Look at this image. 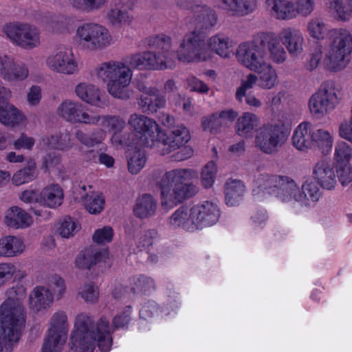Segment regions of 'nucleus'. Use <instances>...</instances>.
<instances>
[{
  "label": "nucleus",
  "instance_id": "2eb2a0df",
  "mask_svg": "<svg viewBox=\"0 0 352 352\" xmlns=\"http://www.w3.org/2000/svg\"><path fill=\"white\" fill-rule=\"evenodd\" d=\"M93 123L90 125L100 124V129H103L112 133L111 142L112 144L118 146H130L132 142L127 138L128 133L122 134L123 129L125 128V121L118 116L100 115L94 113L92 116Z\"/></svg>",
  "mask_w": 352,
  "mask_h": 352
},
{
  "label": "nucleus",
  "instance_id": "9b49d317",
  "mask_svg": "<svg viewBox=\"0 0 352 352\" xmlns=\"http://www.w3.org/2000/svg\"><path fill=\"white\" fill-rule=\"evenodd\" d=\"M339 102L335 86L330 82H324L309 98L308 108L314 118L320 120L334 110Z\"/></svg>",
  "mask_w": 352,
  "mask_h": 352
},
{
  "label": "nucleus",
  "instance_id": "aec40b11",
  "mask_svg": "<svg viewBox=\"0 0 352 352\" xmlns=\"http://www.w3.org/2000/svg\"><path fill=\"white\" fill-rule=\"evenodd\" d=\"M74 91L80 100L89 105L102 109L109 104L105 94L94 84L81 82L76 86Z\"/></svg>",
  "mask_w": 352,
  "mask_h": 352
},
{
  "label": "nucleus",
  "instance_id": "393cba45",
  "mask_svg": "<svg viewBox=\"0 0 352 352\" xmlns=\"http://www.w3.org/2000/svg\"><path fill=\"white\" fill-rule=\"evenodd\" d=\"M234 43L227 36L222 34H217L209 37L206 43V47L211 52V58L215 53L223 58H228L233 53Z\"/></svg>",
  "mask_w": 352,
  "mask_h": 352
},
{
  "label": "nucleus",
  "instance_id": "cd10ccee",
  "mask_svg": "<svg viewBox=\"0 0 352 352\" xmlns=\"http://www.w3.org/2000/svg\"><path fill=\"white\" fill-rule=\"evenodd\" d=\"M313 131V126L309 122L300 123L293 131L292 145L300 151H308L311 148Z\"/></svg>",
  "mask_w": 352,
  "mask_h": 352
},
{
  "label": "nucleus",
  "instance_id": "412c9836",
  "mask_svg": "<svg viewBox=\"0 0 352 352\" xmlns=\"http://www.w3.org/2000/svg\"><path fill=\"white\" fill-rule=\"evenodd\" d=\"M312 178L324 190H334L338 185L335 168L327 160H320L314 166Z\"/></svg>",
  "mask_w": 352,
  "mask_h": 352
},
{
  "label": "nucleus",
  "instance_id": "3c124183",
  "mask_svg": "<svg viewBox=\"0 0 352 352\" xmlns=\"http://www.w3.org/2000/svg\"><path fill=\"white\" fill-rule=\"evenodd\" d=\"M146 157L144 151L134 150L129 152L127 157L129 171L133 174H138L144 166Z\"/></svg>",
  "mask_w": 352,
  "mask_h": 352
},
{
  "label": "nucleus",
  "instance_id": "423d86ee",
  "mask_svg": "<svg viewBox=\"0 0 352 352\" xmlns=\"http://www.w3.org/2000/svg\"><path fill=\"white\" fill-rule=\"evenodd\" d=\"M159 122L165 129L156 128L155 151L164 155L177 150L191 140L188 128L183 124L173 125L174 119L168 114L159 116Z\"/></svg>",
  "mask_w": 352,
  "mask_h": 352
},
{
  "label": "nucleus",
  "instance_id": "864d4df0",
  "mask_svg": "<svg viewBox=\"0 0 352 352\" xmlns=\"http://www.w3.org/2000/svg\"><path fill=\"white\" fill-rule=\"evenodd\" d=\"M217 166L213 161L208 162L201 169L200 181L201 186L205 188L213 186L217 174Z\"/></svg>",
  "mask_w": 352,
  "mask_h": 352
},
{
  "label": "nucleus",
  "instance_id": "c9c22d12",
  "mask_svg": "<svg viewBox=\"0 0 352 352\" xmlns=\"http://www.w3.org/2000/svg\"><path fill=\"white\" fill-rule=\"evenodd\" d=\"M330 16L338 21H349L352 18V0H328Z\"/></svg>",
  "mask_w": 352,
  "mask_h": 352
},
{
  "label": "nucleus",
  "instance_id": "b1692460",
  "mask_svg": "<svg viewBox=\"0 0 352 352\" xmlns=\"http://www.w3.org/2000/svg\"><path fill=\"white\" fill-rule=\"evenodd\" d=\"M128 123L134 131L142 134L141 144L152 148L154 145V135L152 132L154 123L153 120L145 116L134 113L131 116Z\"/></svg>",
  "mask_w": 352,
  "mask_h": 352
},
{
  "label": "nucleus",
  "instance_id": "774afa93",
  "mask_svg": "<svg viewBox=\"0 0 352 352\" xmlns=\"http://www.w3.org/2000/svg\"><path fill=\"white\" fill-rule=\"evenodd\" d=\"M113 236V230L110 226H104L98 229L93 234V240L98 244H105L111 241Z\"/></svg>",
  "mask_w": 352,
  "mask_h": 352
},
{
  "label": "nucleus",
  "instance_id": "f257e3e1",
  "mask_svg": "<svg viewBox=\"0 0 352 352\" xmlns=\"http://www.w3.org/2000/svg\"><path fill=\"white\" fill-rule=\"evenodd\" d=\"M320 186L313 178L307 179L301 186L287 176L261 174L254 179V192L271 195L287 204L295 213L304 208L314 207L322 197Z\"/></svg>",
  "mask_w": 352,
  "mask_h": 352
},
{
  "label": "nucleus",
  "instance_id": "bf43d9fd",
  "mask_svg": "<svg viewBox=\"0 0 352 352\" xmlns=\"http://www.w3.org/2000/svg\"><path fill=\"white\" fill-rule=\"evenodd\" d=\"M84 204L87 210L94 214H99L104 208V199L98 194L87 195Z\"/></svg>",
  "mask_w": 352,
  "mask_h": 352
},
{
  "label": "nucleus",
  "instance_id": "09e8293b",
  "mask_svg": "<svg viewBox=\"0 0 352 352\" xmlns=\"http://www.w3.org/2000/svg\"><path fill=\"white\" fill-rule=\"evenodd\" d=\"M352 147L344 141L336 143L334 148L333 160L336 166L351 164Z\"/></svg>",
  "mask_w": 352,
  "mask_h": 352
},
{
  "label": "nucleus",
  "instance_id": "ddd939ff",
  "mask_svg": "<svg viewBox=\"0 0 352 352\" xmlns=\"http://www.w3.org/2000/svg\"><path fill=\"white\" fill-rule=\"evenodd\" d=\"M45 65L50 71L64 75H73L79 71V64L72 50L65 46L57 47L49 54Z\"/></svg>",
  "mask_w": 352,
  "mask_h": 352
},
{
  "label": "nucleus",
  "instance_id": "8fccbe9b",
  "mask_svg": "<svg viewBox=\"0 0 352 352\" xmlns=\"http://www.w3.org/2000/svg\"><path fill=\"white\" fill-rule=\"evenodd\" d=\"M154 201L150 195H144L138 198L133 211L136 217L140 219L148 217L151 214Z\"/></svg>",
  "mask_w": 352,
  "mask_h": 352
},
{
  "label": "nucleus",
  "instance_id": "f3484780",
  "mask_svg": "<svg viewBox=\"0 0 352 352\" xmlns=\"http://www.w3.org/2000/svg\"><path fill=\"white\" fill-rule=\"evenodd\" d=\"M29 76L28 65L23 62H15L14 58L0 54V77L5 81L21 82Z\"/></svg>",
  "mask_w": 352,
  "mask_h": 352
},
{
  "label": "nucleus",
  "instance_id": "5701e85b",
  "mask_svg": "<svg viewBox=\"0 0 352 352\" xmlns=\"http://www.w3.org/2000/svg\"><path fill=\"white\" fill-rule=\"evenodd\" d=\"M278 36L292 56L298 57L303 53L305 40L298 30L285 27L279 32Z\"/></svg>",
  "mask_w": 352,
  "mask_h": 352
},
{
  "label": "nucleus",
  "instance_id": "7c9ffc66",
  "mask_svg": "<svg viewBox=\"0 0 352 352\" xmlns=\"http://www.w3.org/2000/svg\"><path fill=\"white\" fill-rule=\"evenodd\" d=\"M265 4L267 11L276 19L288 21L296 18L291 0H266Z\"/></svg>",
  "mask_w": 352,
  "mask_h": 352
},
{
  "label": "nucleus",
  "instance_id": "13d9d810",
  "mask_svg": "<svg viewBox=\"0 0 352 352\" xmlns=\"http://www.w3.org/2000/svg\"><path fill=\"white\" fill-rule=\"evenodd\" d=\"M78 295L87 302L94 304L98 302L99 291L98 287L92 283H87L78 289Z\"/></svg>",
  "mask_w": 352,
  "mask_h": 352
},
{
  "label": "nucleus",
  "instance_id": "7ed1b4c3",
  "mask_svg": "<svg viewBox=\"0 0 352 352\" xmlns=\"http://www.w3.org/2000/svg\"><path fill=\"white\" fill-rule=\"evenodd\" d=\"M6 300L0 307V352H11L19 340L25 319L23 301L26 289L16 285L6 291Z\"/></svg>",
  "mask_w": 352,
  "mask_h": 352
},
{
  "label": "nucleus",
  "instance_id": "c03bdc74",
  "mask_svg": "<svg viewBox=\"0 0 352 352\" xmlns=\"http://www.w3.org/2000/svg\"><path fill=\"white\" fill-rule=\"evenodd\" d=\"M280 42L278 36H272L265 45L270 61L272 60L276 64L283 63L287 58V52Z\"/></svg>",
  "mask_w": 352,
  "mask_h": 352
},
{
  "label": "nucleus",
  "instance_id": "c85d7f7f",
  "mask_svg": "<svg viewBox=\"0 0 352 352\" xmlns=\"http://www.w3.org/2000/svg\"><path fill=\"white\" fill-rule=\"evenodd\" d=\"M26 246L23 238L16 235H6L0 238V257L12 258L21 255Z\"/></svg>",
  "mask_w": 352,
  "mask_h": 352
},
{
  "label": "nucleus",
  "instance_id": "bb28decb",
  "mask_svg": "<svg viewBox=\"0 0 352 352\" xmlns=\"http://www.w3.org/2000/svg\"><path fill=\"white\" fill-rule=\"evenodd\" d=\"M260 124L261 120L256 114L244 112L236 120L234 126L236 133L243 138H252L254 132L257 133Z\"/></svg>",
  "mask_w": 352,
  "mask_h": 352
},
{
  "label": "nucleus",
  "instance_id": "338daca9",
  "mask_svg": "<svg viewBox=\"0 0 352 352\" xmlns=\"http://www.w3.org/2000/svg\"><path fill=\"white\" fill-rule=\"evenodd\" d=\"M65 342L46 336L41 352H61Z\"/></svg>",
  "mask_w": 352,
  "mask_h": 352
},
{
  "label": "nucleus",
  "instance_id": "e2e57ef3",
  "mask_svg": "<svg viewBox=\"0 0 352 352\" xmlns=\"http://www.w3.org/2000/svg\"><path fill=\"white\" fill-rule=\"evenodd\" d=\"M258 82L257 76L253 73L248 74L241 80V85L236 91V98L238 101L242 102L248 90L253 88L256 82Z\"/></svg>",
  "mask_w": 352,
  "mask_h": 352
},
{
  "label": "nucleus",
  "instance_id": "6e6d98bb",
  "mask_svg": "<svg viewBox=\"0 0 352 352\" xmlns=\"http://www.w3.org/2000/svg\"><path fill=\"white\" fill-rule=\"evenodd\" d=\"M138 89L142 91L140 101L139 102L142 111L144 113L153 112L154 104L153 100V89L151 87H147L142 83L138 85Z\"/></svg>",
  "mask_w": 352,
  "mask_h": 352
},
{
  "label": "nucleus",
  "instance_id": "79ce46f5",
  "mask_svg": "<svg viewBox=\"0 0 352 352\" xmlns=\"http://www.w3.org/2000/svg\"><path fill=\"white\" fill-rule=\"evenodd\" d=\"M258 78V85L263 89H272L278 84V76L272 63L254 72Z\"/></svg>",
  "mask_w": 352,
  "mask_h": 352
},
{
  "label": "nucleus",
  "instance_id": "37998d69",
  "mask_svg": "<svg viewBox=\"0 0 352 352\" xmlns=\"http://www.w3.org/2000/svg\"><path fill=\"white\" fill-rule=\"evenodd\" d=\"M192 10L196 20L206 28L213 27L217 23V14L210 7L206 5H197L192 8Z\"/></svg>",
  "mask_w": 352,
  "mask_h": 352
},
{
  "label": "nucleus",
  "instance_id": "a211bd4d",
  "mask_svg": "<svg viewBox=\"0 0 352 352\" xmlns=\"http://www.w3.org/2000/svg\"><path fill=\"white\" fill-rule=\"evenodd\" d=\"M192 209L197 229L212 226L220 217V209L214 201H204L192 206Z\"/></svg>",
  "mask_w": 352,
  "mask_h": 352
},
{
  "label": "nucleus",
  "instance_id": "5fc2aeb1",
  "mask_svg": "<svg viewBox=\"0 0 352 352\" xmlns=\"http://www.w3.org/2000/svg\"><path fill=\"white\" fill-rule=\"evenodd\" d=\"M80 229V226L77 221L70 217H65L60 221L57 232L61 237L69 239L74 236Z\"/></svg>",
  "mask_w": 352,
  "mask_h": 352
},
{
  "label": "nucleus",
  "instance_id": "e433bc0d",
  "mask_svg": "<svg viewBox=\"0 0 352 352\" xmlns=\"http://www.w3.org/2000/svg\"><path fill=\"white\" fill-rule=\"evenodd\" d=\"M169 223L174 228H182L192 231L197 229L192 219V207L186 206L179 208L170 217Z\"/></svg>",
  "mask_w": 352,
  "mask_h": 352
},
{
  "label": "nucleus",
  "instance_id": "4be33fe9",
  "mask_svg": "<svg viewBox=\"0 0 352 352\" xmlns=\"http://www.w3.org/2000/svg\"><path fill=\"white\" fill-rule=\"evenodd\" d=\"M216 5L230 16L243 17L254 12L258 2L257 0H217Z\"/></svg>",
  "mask_w": 352,
  "mask_h": 352
},
{
  "label": "nucleus",
  "instance_id": "72a5a7b5",
  "mask_svg": "<svg viewBox=\"0 0 352 352\" xmlns=\"http://www.w3.org/2000/svg\"><path fill=\"white\" fill-rule=\"evenodd\" d=\"M68 333L67 316L65 311L55 312L50 318L47 336L66 341Z\"/></svg>",
  "mask_w": 352,
  "mask_h": 352
},
{
  "label": "nucleus",
  "instance_id": "6ab92c4d",
  "mask_svg": "<svg viewBox=\"0 0 352 352\" xmlns=\"http://www.w3.org/2000/svg\"><path fill=\"white\" fill-rule=\"evenodd\" d=\"M137 0H118L110 6L107 12V19L115 28L129 25L133 17L129 12L132 10Z\"/></svg>",
  "mask_w": 352,
  "mask_h": 352
},
{
  "label": "nucleus",
  "instance_id": "9d476101",
  "mask_svg": "<svg viewBox=\"0 0 352 352\" xmlns=\"http://www.w3.org/2000/svg\"><path fill=\"white\" fill-rule=\"evenodd\" d=\"M236 58L241 65L253 72L271 63L263 41H250L241 43L236 49Z\"/></svg>",
  "mask_w": 352,
  "mask_h": 352
},
{
  "label": "nucleus",
  "instance_id": "a19ab883",
  "mask_svg": "<svg viewBox=\"0 0 352 352\" xmlns=\"http://www.w3.org/2000/svg\"><path fill=\"white\" fill-rule=\"evenodd\" d=\"M45 144L60 151H69L74 147L71 134L67 129H62L43 140Z\"/></svg>",
  "mask_w": 352,
  "mask_h": 352
},
{
  "label": "nucleus",
  "instance_id": "a18cd8bd",
  "mask_svg": "<svg viewBox=\"0 0 352 352\" xmlns=\"http://www.w3.org/2000/svg\"><path fill=\"white\" fill-rule=\"evenodd\" d=\"M125 60L131 69H153L154 66V54L148 52L134 54L127 57Z\"/></svg>",
  "mask_w": 352,
  "mask_h": 352
},
{
  "label": "nucleus",
  "instance_id": "f704fd0d",
  "mask_svg": "<svg viewBox=\"0 0 352 352\" xmlns=\"http://www.w3.org/2000/svg\"><path fill=\"white\" fill-rule=\"evenodd\" d=\"M26 121L25 116L10 103L0 104V122L8 126L14 127Z\"/></svg>",
  "mask_w": 352,
  "mask_h": 352
},
{
  "label": "nucleus",
  "instance_id": "4d7b16f0",
  "mask_svg": "<svg viewBox=\"0 0 352 352\" xmlns=\"http://www.w3.org/2000/svg\"><path fill=\"white\" fill-rule=\"evenodd\" d=\"M107 0H69L70 5L75 9L90 12L103 8Z\"/></svg>",
  "mask_w": 352,
  "mask_h": 352
},
{
  "label": "nucleus",
  "instance_id": "0e129e2a",
  "mask_svg": "<svg viewBox=\"0 0 352 352\" xmlns=\"http://www.w3.org/2000/svg\"><path fill=\"white\" fill-rule=\"evenodd\" d=\"M49 288L53 290L54 297L57 300L61 299L66 292V285L63 278L58 275L52 276L49 280Z\"/></svg>",
  "mask_w": 352,
  "mask_h": 352
},
{
  "label": "nucleus",
  "instance_id": "4c0bfd02",
  "mask_svg": "<svg viewBox=\"0 0 352 352\" xmlns=\"http://www.w3.org/2000/svg\"><path fill=\"white\" fill-rule=\"evenodd\" d=\"M311 140V148L315 146L324 155L331 153L334 138L329 131L322 128L315 129Z\"/></svg>",
  "mask_w": 352,
  "mask_h": 352
},
{
  "label": "nucleus",
  "instance_id": "de8ad7c7",
  "mask_svg": "<svg viewBox=\"0 0 352 352\" xmlns=\"http://www.w3.org/2000/svg\"><path fill=\"white\" fill-rule=\"evenodd\" d=\"M102 252L93 249H87L80 252L75 259V266L79 269H90L101 258Z\"/></svg>",
  "mask_w": 352,
  "mask_h": 352
},
{
  "label": "nucleus",
  "instance_id": "2f4dec72",
  "mask_svg": "<svg viewBox=\"0 0 352 352\" xmlns=\"http://www.w3.org/2000/svg\"><path fill=\"white\" fill-rule=\"evenodd\" d=\"M170 39L165 35L155 37V69L171 66L170 58Z\"/></svg>",
  "mask_w": 352,
  "mask_h": 352
},
{
  "label": "nucleus",
  "instance_id": "20e7f679",
  "mask_svg": "<svg viewBox=\"0 0 352 352\" xmlns=\"http://www.w3.org/2000/svg\"><path fill=\"white\" fill-rule=\"evenodd\" d=\"M197 177V172L191 168H176L166 173L160 184L162 206L164 210L195 195L198 188L192 180Z\"/></svg>",
  "mask_w": 352,
  "mask_h": 352
},
{
  "label": "nucleus",
  "instance_id": "dca6fc26",
  "mask_svg": "<svg viewBox=\"0 0 352 352\" xmlns=\"http://www.w3.org/2000/svg\"><path fill=\"white\" fill-rule=\"evenodd\" d=\"M58 115L67 122L73 124L90 125L93 123V114L89 113L85 106L71 100L63 101L57 109Z\"/></svg>",
  "mask_w": 352,
  "mask_h": 352
},
{
  "label": "nucleus",
  "instance_id": "ea45409f",
  "mask_svg": "<svg viewBox=\"0 0 352 352\" xmlns=\"http://www.w3.org/2000/svg\"><path fill=\"white\" fill-rule=\"evenodd\" d=\"M245 187L241 181L234 179L227 180L225 186V199L228 206L237 205L244 197Z\"/></svg>",
  "mask_w": 352,
  "mask_h": 352
},
{
  "label": "nucleus",
  "instance_id": "473e14b6",
  "mask_svg": "<svg viewBox=\"0 0 352 352\" xmlns=\"http://www.w3.org/2000/svg\"><path fill=\"white\" fill-rule=\"evenodd\" d=\"M64 193L58 184H50L42 189L39 193V204L49 208L59 207L63 201Z\"/></svg>",
  "mask_w": 352,
  "mask_h": 352
},
{
  "label": "nucleus",
  "instance_id": "c756f323",
  "mask_svg": "<svg viewBox=\"0 0 352 352\" xmlns=\"http://www.w3.org/2000/svg\"><path fill=\"white\" fill-rule=\"evenodd\" d=\"M54 294L50 288L37 286L30 295V305L36 311L49 309L54 302Z\"/></svg>",
  "mask_w": 352,
  "mask_h": 352
},
{
  "label": "nucleus",
  "instance_id": "052dcab7",
  "mask_svg": "<svg viewBox=\"0 0 352 352\" xmlns=\"http://www.w3.org/2000/svg\"><path fill=\"white\" fill-rule=\"evenodd\" d=\"M295 17L298 15L308 16L314 10V0H291Z\"/></svg>",
  "mask_w": 352,
  "mask_h": 352
},
{
  "label": "nucleus",
  "instance_id": "58836bf2",
  "mask_svg": "<svg viewBox=\"0 0 352 352\" xmlns=\"http://www.w3.org/2000/svg\"><path fill=\"white\" fill-rule=\"evenodd\" d=\"M74 135L77 141L87 148L99 146L106 138V132L103 129H94L88 133L77 129Z\"/></svg>",
  "mask_w": 352,
  "mask_h": 352
},
{
  "label": "nucleus",
  "instance_id": "a878e982",
  "mask_svg": "<svg viewBox=\"0 0 352 352\" xmlns=\"http://www.w3.org/2000/svg\"><path fill=\"white\" fill-rule=\"evenodd\" d=\"M4 223L12 229H25L32 226L33 218L24 209L14 206L6 210Z\"/></svg>",
  "mask_w": 352,
  "mask_h": 352
},
{
  "label": "nucleus",
  "instance_id": "680f3d73",
  "mask_svg": "<svg viewBox=\"0 0 352 352\" xmlns=\"http://www.w3.org/2000/svg\"><path fill=\"white\" fill-rule=\"evenodd\" d=\"M201 125L204 131L212 134L217 133L222 126L221 120H219L216 113L203 116L201 119Z\"/></svg>",
  "mask_w": 352,
  "mask_h": 352
},
{
  "label": "nucleus",
  "instance_id": "39448f33",
  "mask_svg": "<svg viewBox=\"0 0 352 352\" xmlns=\"http://www.w3.org/2000/svg\"><path fill=\"white\" fill-rule=\"evenodd\" d=\"M92 76L107 83V90L113 98L126 100L130 96L129 86L133 77V72L126 62L109 60L96 66Z\"/></svg>",
  "mask_w": 352,
  "mask_h": 352
},
{
  "label": "nucleus",
  "instance_id": "49530a36",
  "mask_svg": "<svg viewBox=\"0 0 352 352\" xmlns=\"http://www.w3.org/2000/svg\"><path fill=\"white\" fill-rule=\"evenodd\" d=\"M37 176L36 163L31 160L26 166L16 171L12 177V182L15 186H20L34 180Z\"/></svg>",
  "mask_w": 352,
  "mask_h": 352
},
{
  "label": "nucleus",
  "instance_id": "1a4fd4ad",
  "mask_svg": "<svg viewBox=\"0 0 352 352\" xmlns=\"http://www.w3.org/2000/svg\"><path fill=\"white\" fill-rule=\"evenodd\" d=\"M288 133L279 124H267L259 127L255 135L254 146L261 152L272 155L277 153L287 142Z\"/></svg>",
  "mask_w": 352,
  "mask_h": 352
},
{
  "label": "nucleus",
  "instance_id": "f8f14e48",
  "mask_svg": "<svg viewBox=\"0 0 352 352\" xmlns=\"http://www.w3.org/2000/svg\"><path fill=\"white\" fill-rule=\"evenodd\" d=\"M3 32L14 45L22 49L30 50L41 45L40 30L28 23L6 24Z\"/></svg>",
  "mask_w": 352,
  "mask_h": 352
},
{
  "label": "nucleus",
  "instance_id": "0eeeda50",
  "mask_svg": "<svg viewBox=\"0 0 352 352\" xmlns=\"http://www.w3.org/2000/svg\"><path fill=\"white\" fill-rule=\"evenodd\" d=\"M332 43L324 50L322 65L329 71L339 72L346 67L352 52V35L344 29L331 32Z\"/></svg>",
  "mask_w": 352,
  "mask_h": 352
},
{
  "label": "nucleus",
  "instance_id": "69168bd1",
  "mask_svg": "<svg viewBox=\"0 0 352 352\" xmlns=\"http://www.w3.org/2000/svg\"><path fill=\"white\" fill-rule=\"evenodd\" d=\"M336 172L340 183L342 186H348L352 184V165L346 164L336 166Z\"/></svg>",
  "mask_w": 352,
  "mask_h": 352
},
{
  "label": "nucleus",
  "instance_id": "603ef678",
  "mask_svg": "<svg viewBox=\"0 0 352 352\" xmlns=\"http://www.w3.org/2000/svg\"><path fill=\"white\" fill-rule=\"evenodd\" d=\"M307 31L310 37L316 40L324 38L327 28L323 19L314 17L311 19L307 24Z\"/></svg>",
  "mask_w": 352,
  "mask_h": 352
},
{
  "label": "nucleus",
  "instance_id": "f03ea898",
  "mask_svg": "<svg viewBox=\"0 0 352 352\" xmlns=\"http://www.w3.org/2000/svg\"><path fill=\"white\" fill-rule=\"evenodd\" d=\"M113 329L109 319L101 316L96 322L93 316L82 312L74 318V327L70 333L69 352H94L97 346L101 352L111 349Z\"/></svg>",
  "mask_w": 352,
  "mask_h": 352
},
{
  "label": "nucleus",
  "instance_id": "4468645a",
  "mask_svg": "<svg viewBox=\"0 0 352 352\" xmlns=\"http://www.w3.org/2000/svg\"><path fill=\"white\" fill-rule=\"evenodd\" d=\"M177 59L184 63L206 61L211 59V52L200 47L199 35L192 32L184 37L176 52Z\"/></svg>",
  "mask_w": 352,
  "mask_h": 352
},
{
  "label": "nucleus",
  "instance_id": "6e6552de",
  "mask_svg": "<svg viewBox=\"0 0 352 352\" xmlns=\"http://www.w3.org/2000/svg\"><path fill=\"white\" fill-rule=\"evenodd\" d=\"M76 38L85 50H102L111 44L112 38L109 30L96 23H85L76 29Z\"/></svg>",
  "mask_w": 352,
  "mask_h": 352
}]
</instances>
